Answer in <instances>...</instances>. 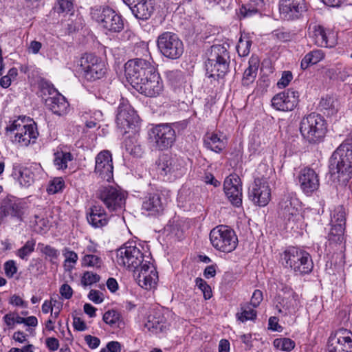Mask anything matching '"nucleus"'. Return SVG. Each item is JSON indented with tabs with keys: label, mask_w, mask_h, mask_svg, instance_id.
<instances>
[{
	"label": "nucleus",
	"mask_w": 352,
	"mask_h": 352,
	"mask_svg": "<svg viewBox=\"0 0 352 352\" xmlns=\"http://www.w3.org/2000/svg\"><path fill=\"white\" fill-rule=\"evenodd\" d=\"M5 273L8 277H12L17 272L15 263L13 261H7L4 265Z\"/></svg>",
	"instance_id": "13d9d810"
},
{
	"label": "nucleus",
	"mask_w": 352,
	"mask_h": 352,
	"mask_svg": "<svg viewBox=\"0 0 352 352\" xmlns=\"http://www.w3.org/2000/svg\"><path fill=\"white\" fill-rule=\"evenodd\" d=\"M210 241L217 250L225 253L232 252L238 245V238L234 231L223 225L218 226L210 231Z\"/></svg>",
	"instance_id": "39448f33"
},
{
	"label": "nucleus",
	"mask_w": 352,
	"mask_h": 352,
	"mask_svg": "<svg viewBox=\"0 0 352 352\" xmlns=\"http://www.w3.org/2000/svg\"><path fill=\"white\" fill-rule=\"evenodd\" d=\"M163 317L159 313L151 314L146 318L144 327L153 333L161 331L163 328Z\"/></svg>",
	"instance_id": "f704fd0d"
},
{
	"label": "nucleus",
	"mask_w": 352,
	"mask_h": 352,
	"mask_svg": "<svg viewBox=\"0 0 352 352\" xmlns=\"http://www.w3.org/2000/svg\"><path fill=\"white\" fill-rule=\"evenodd\" d=\"M157 45L161 54L170 59H177L184 52L182 41L175 34L171 32L161 34L157 38Z\"/></svg>",
	"instance_id": "9d476101"
},
{
	"label": "nucleus",
	"mask_w": 352,
	"mask_h": 352,
	"mask_svg": "<svg viewBox=\"0 0 352 352\" xmlns=\"http://www.w3.org/2000/svg\"><path fill=\"white\" fill-rule=\"evenodd\" d=\"M299 129L305 140L309 143H318L326 134L327 124L320 115L312 113L302 118Z\"/></svg>",
	"instance_id": "f03ea898"
},
{
	"label": "nucleus",
	"mask_w": 352,
	"mask_h": 352,
	"mask_svg": "<svg viewBox=\"0 0 352 352\" xmlns=\"http://www.w3.org/2000/svg\"><path fill=\"white\" fill-rule=\"evenodd\" d=\"M45 104L54 113L59 116L66 113L69 107L65 97L58 94L47 98L45 100Z\"/></svg>",
	"instance_id": "c756f323"
},
{
	"label": "nucleus",
	"mask_w": 352,
	"mask_h": 352,
	"mask_svg": "<svg viewBox=\"0 0 352 352\" xmlns=\"http://www.w3.org/2000/svg\"><path fill=\"white\" fill-rule=\"evenodd\" d=\"M175 131L168 124H158L153 127L149 139L153 146L159 150H166L172 146L175 140Z\"/></svg>",
	"instance_id": "f8f14e48"
},
{
	"label": "nucleus",
	"mask_w": 352,
	"mask_h": 352,
	"mask_svg": "<svg viewBox=\"0 0 352 352\" xmlns=\"http://www.w3.org/2000/svg\"><path fill=\"white\" fill-rule=\"evenodd\" d=\"M205 146L212 151L219 153L225 148L226 142L216 133H208L204 139Z\"/></svg>",
	"instance_id": "72a5a7b5"
},
{
	"label": "nucleus",
	"mask_w": 352,
	"mask_h": 352,
	"mask_svg": "<svg viewBox=\"0 0 352 352\" xmlns=\"http://www.w3.org/2000/svg\"><path fill=\"white\" fill-rule=\"evenodd\" d=\"M100 280V276L91 272H86L81 278V283L83 286H89Z\"/></svg>",
	"instance_id": "3c124183"
},
{
	"label": "nucleus",
	"mask_w": 352,
	"mask_h": 352,
	"mask_svg": "<svg viewBox=\"0 0 352 352\" xmlns=\"http://www.w3.org/2000/svg\"><path fill=\"white\" fill-rule=\"evenodd\" d=\"M100 352H121V344L116 341L109 342Z\"/></svg>",
	"instance_id": "bf43d9fd"
},
{
	"label": "nucleus",
	"mask_w": 352,
	"mask_h": 352,
	"mask_svg": "<svg viewBox=\"0 0 352 352\" xmlns=\"http://www.w3.org/2000/svg\"><path fill=\"white\" fill-rule=\"evenodd\" d=\"M116 124L124 133L133 132L138 126L139 116L127 102L120 104L116 116Z\"/></svg>",
	"instance_id": "ddd939ff"
},
{
	"label": "nucleus",
	"mask_w": 352,
	"mask_h": 352,
	"mask_svg": "<svg viewBox=\"0 0 352 352\" xmlns=\"http://www.w3.org/2000/svg\"><path fill=\"white\" fill-rule=\"evenodd\" d=\"M299 200L292 194L285 195L279 203L280 214L291 229L302 228L305 225Z\"/></svg>",
	"instance_id": "7ed1b4c3"
},
{
	"label": "nucleus",
	"mask_w": 352,
	"mask_h": 352,
	"mask_svg": "<svg viewBox=\"0 0 352 352\" xmlns=\"http://www.w3.org/2000/svg\"><path fill=\"white\" fill-rule=\"evenodd\" d=\"M133 87L146 96L156 97L162 92L164 85L160 74L155 69Z\"/></svg>",
	"instance_id": "f3484780"
},
{
	"label": "nucleus",
	"mask_w": 352,
	"mask_h": 352,
	"mask_svg": "<svg viewBox=\"0 0 352 352\" xmlns=\"http://www.w3.org/2000/svg\"><path fill=\"white\" fill-rule=\"evenodd\" d=\"M130 8L134 16L140 20H146L153 14L154 0H122Z\"/></svg>",
	"instance_id": "393cba45"
},
{
	"label": "nucleus",
	"mask_w": 352,
	"mask_h": 352,
	"mask_svg": "<svg viewBox=\"0 0 352 352\" xmlns=\"http://www.w3.org/2000/svg\"><path fill=\"white\" fill-rule=\"evenodd\" d=\"M35 245L34 240L27 241L25 245L17 250L16 255L21 259H27V257L34 252Z\"/></svg>",
	"instance_id": "a18cd8bd"
},
{
	"label": "nucleus",
	"mask_w": 352,
	"mask_h": 352,
	"mask_svg": "<svg viewBox=\"0 0 352 352\" xmlns=\"http://www.w3.org/2000/svg\"><path fill=\"white\" fill-rule=\"evenodd\" d=\"M83 76L87 80H96L102 78L107 71L105 63L92 54H84L80 60Z\"/></svg>",
	"instance_id": "9b49d317"
},
{
	"label": "nucleus",
	"mask_w": 352,
	"mask_h": 352,
	"mask_svg": "<svg viewBox=\"0 0 352 352\" xmlns=\"http://www.w3.org/2000/svg\"><path fill=\"white\" fill-rule=\"evenodd\" d=\"M344 227L332 224V227L328 234L329 245L342 243L344 241Z\"/></svg>",
	"instance_id": "e433bc0d"
},
{
	"label": "nucleus",
	"mask_w": 352,
	"mask_h": 352,
	"mask_svg": "<svg viewBox=\"0 0 352 352\" xmlns=\"http://www.w3.org/2000/svg\"><path fill=\"white\" fill-rule=\"evenodd\" d=\"M56 9L58 13H68L73 10V1L58 0Z\"/></svg>",
	"instance_id": "5fc2aeb1"
},
{
	"label": "nucleus",
	"mask_w": 352,
	"mask_h": 352,
	"mask_svg": "<svg viewBox=\"0 0 352 352\" xmlns=\"http://www.w3.org/2000/svg\"><path fill=\"white\" fill-rule=\"evenodd\" d=\"M85 340L88 346L91 349L97 348L100 344V340L97 337L91 336L90 335L85 336Z\"/></svg>",
	"instance_id": "69168bd1"
},
{
	"label": "nucleus",
	"mask_w": 352,
	"mask_h": 352,
	"mask_svg": "<svg viewBox=\"0 0 352 352\" xmlns=\"http://www.w3.org/2000/svg\"><path fill=\"white\" fill-rule=\"evenodd\" d=\"M298 102V93L293 89H287L274 96L272 100V106L278 111L293 110Z\"/></svg>",
	"instance_id": "b1692460"
},
{
	"label": "nucleus",
	"mask_w": 352,
	"mask_h": 352,
	"mask_svg": "<svg viewBox=\"0 0 352 352\" xmlns=\"http://www.w3.org/2000/svg\"><path fill=\"white\" fill-rule=\"evenodd\" d=\"M297 180L300 190L307 196L312 195L320 188L319 175L313 168H302L297 176Z\"/></svg>",
	"instance_id": "aec40b11"
},
{
	"label": "nucleus",
	"mask_w": 352,
	"mask_h": 352,
	"mask_svg": "<svg viewBox=\"0 0 352 352\" xmlns=\"http://www.w3.org/2000/svg\"><path fill=\"white\" fill-rule=\"evenodd\" d=\"M120 315L115 310H109L103 315V320L111 327L118 326Z\"/></svg>",
	"instance_id": "de8ad7c7"
},
{
	"label": "nucleus",
	"mask_w": 352,
	"mask_h": 352,
	"mask_svg": "<svg viewBox=\"0 0 352 352\" xmlns=\"http://www.w3.org/2000/svg\"><path fill=\"white\" fill-rule=\"evenodd\" d=\"M24 213V205L21 202L11 199L4 200L0 206V223L8 216L22 221Z\"/></svg>",
	"instance_id": "bb28decb"
},
{
	"label": "nucleus",
	"mask_w": 352,
	"mask_h": 352,
	"mask_svg": "<svg viewBox=\"0 0 352 352\" xmlns=\"http://www.w3.org/2000/svg\"><path fill=\"white\" fill-rule=\"evenodd\" d=\"M10 304L14 306L27 307L28 304L19 296L13 295L10 297L9 300Z\"/></svg>",
	"instance_id": "e2e57ef3"
},
{
	"label": "nucleus",
	"mask_w": 352,
	"mask_h": 352,
	"mask_svg": "<svg viewBox=\"0 0 352 352\" xmlns=\"http://www.w3.org/2000/svg\"><path fill=\"white\" fill-rule=\"evenodd\" d=\"M292 78L293 76L291 72H284L282 74L281 78L277 82V86L280 89L285 88L289 85Z\"/></svg>",
	"instance_id": "6e6d98bb"
},
{
	"label": "nucleus",
	"mask_w": 352,
	"mask_h": 352,
	"mask_svg": "<svg viewBox=\"0 0 352 352\" xmlns=\"http://www.w3.org/2000/svg\"><path fill=\"white\" fill-rule=\"evenodd\" d=\"M147 256L139 247L132 243H126L117 250L116 261L119 265L135 271L145 263Z\"/></svg>",
	"instance_id": "423d86ee"
},
{
	"label": "nucleus",
	"mask_w": 352,
	"mask_h": 352,
	"mask_svg": "<svg viewBox=\"0 0 352 352\" xmlns=\"http://www.w3.org/2000/svg\"><path fill=\"white\" fill-rule=\"evenodd\" d=\"M6 129L7 132L14 133V142L25 146H28L31 140H36L38 135L34 123L25 124L23 120H14Z\"/></svg>",
	"instance_id": "2eb2a0df"
},
{
	"label": "nucleus",
	"mask_w": 352,
	"mask_h": 352,
	"mask_svg": "<svg viewBox=\"0 0 352 352\" xmlns=\"http://www.w3.org/2000/svg\"><path fill=\"white\" fill-rule=\"evenodd\" d=\"M73 326L77 331H83L87 329L85 322L79 317H74Z\"/></svg>",
	"instance_id": "0e129e2a"
},
{
	"label": "nucleus",
	"mask_w": 352,
	"mask_h": 352,
	"mask_svg": "<svg viewBox=\"0 0 352 352\" xmlns=\"http://www.w3.org/2000/svg\"><path fill=\"white\" fill-rule=\"evenodd\" d=\"M3 322L9 329H13L15 324V316L14 314H6L3 318Z\"/></svg>",
	"instance_id": "774afa93"
},
{
	"label": "nucleus",
	"mask_w": 352,
	"mask_h": 352,
	"mask_svg": "<svg viewBox=\"0 0 352 352\" xmlns=\"http://www.w3.org/2000/svg\"><path fill=\"white\" fill-rule=\"evenodd\" d=\"M300 307V300L296 295H293L283 305V309H278L279 312L285 315H292L296 313Z\"/></svg>",
	"instance_id": "4c0bfd02"
},
{
	"label": "nucleus",
	"mask_w": 352,
	"mask_h": 352,
	"mask_svg": "<svg viewBox=\"0 0 352 352\" xmlns=\"http://www.w3.org/2000/svg\"><path fill=\"white\" fill-rule=\"evenodd\" d=\"M241 312L237 314L238 319L241 322H245L249 320H254L256 317V312L248 305L241 306Z\"/></svg>",
	"instance_id": "37998d69"
},
{
	"label": "nucleus",
	"mask_w": 352,
	"mask_h": 352,
	"mask_svg": "<svg viewBox=\"0 0 352 352\" xmlns=\"http://www.w3.org/2000/svg\"><path fill=\"white\" fill-rule=\"evenodd\" d=\"M195 283L197 287L202 292L204 298L210 299L212 297V291L206 282L201 278H197Z\"/></svg>",
	"instance_id": "603ef678"
},
{
	"label": "nucleus",
	"mask_w": 352,
	"mask_h": 352,
	"mask_svg": "<svg viewBox=\"0 0 352 352\" xmlns=\"http://www.w3.org/2000/svg\"><path fill=\"white\" fill-rule=\"evenodd\" d=\"M263 300V293L261 290L256 289L254 292L250 303L254 307H256Z\"/></svg>",
	"instance_id": "052dcab7"
},
{
	"label": "nucleus",
	"mask_w": 352,
	"mask_h": 352,
	"mask_svg": "<svg viewBox=\"0 0 352 352\" xmlns=\"http://www.w3.org/2000/svg\"><path fill=\"white\" fill-rule=\"evenodd\" d=\"M260 60L258 56H252L248 62V67L245 70L242 78L244 85H249L253 82L256 77Z\"/></svg>",
	"instance_id": "2f4dec72"
},
{
	"label": "nucleus",
	"mask_w": 352,
	"mask_h": 352,
	"mask_svg": "<svg viewBox=\"0 0 352 352\" xmlns=\"http://www.w3.org/2000/svg\"><path fill=\"white\" fill-rule=\"evenodd\" d=\"M252 4L242 6L240 8V14L243 17L251 16L257 13L258 7H261L263 4V0H253Z\"/></svg>",
	"instance_id": "79ce46f5"
},
{
	"label": "nucleus",
	"mask_w": 352,
	"mask_h": 352,
	"mask_svg": "<svg viewBox=\"0 0 352 352\" xmlns=\"http://www.w3.org/2000/svg\"><path fill=\"white\" fill-rule=\"evenodd\" d=\"M165 204V201L162 200L160 193H148L143 198L142 209L155 215L162 212Z\"/></svg>",
	"instance_id": "c85d7f7f"
},
{
	"label": "nucleus",
	"mask_w": 352,
	"mask_h": 352,
	"mask_svg": "<svg viewBox=\"0 0 352 352\" xmlns=\"http://www.w3.org/2000/svg\"><path fill=\"white\" fill-rule=\"evenodd\" d=\"M327 352H352V332L340 329L328 340Z\"/></svg>",
	"instance_id": "a211bd4d"
},
{
	"label": "nucleus",
	"mask_w": 352,
	"mask_h": 352,
	"mask_svg": "<svg viewBox=\"0 0 352 352\" xmlns=\"http://www.w3.org/2000/svg\"><path fill=\"white\" fill-rule=\"evenodd\" d=\"M155 69V67L148 60L142 58H135L128 60L124 65L125 76L127 81L135 86L144 77H146Z\"/></svg>",
	"instance_id": "1a4fd4ad"
},
{
	"label": "nucleus",
	"mask_w": 352,
	"mask_h": 352,
	"mask_svg": "<svg viewBox=\"0 0 352 352\" xmlns=\"http://www.w3.org/2000/svg\"><path fill=\"white\" fill-rule=\"evenodd\" d=\"M63 255L65 257L64 270L66 272H71L74 268L78 256L76 252L70 250L69 248H65L63 250Z\"/></svg>",
	"instance_id": "58836bf2"
},
{
	"label": "nucleus",
	"mask_w": 352,
	"mask_h": 352,
	"mask_svg": "<svg viewBox=\"0 0 352 352\" xmlns=\"http://www.w3.org/2000/svg\"><path fill=\"white\" fill-rule=\"evenodd\" d=\"M60 294L65 299H69L72 296L73 291L67 284H63L60 288Z\"/></svg>",
	"instance_id": "338daca9"
},
{
	"label": "nucleus",
	"mask_w": 352,
	"mask_h": 352,
	"mask_svg": "<svg viewBox=\"0 0 352 352\" xmlns=\"http://www.w3.org/2000/svg\"><path fill=\"white\" fill-rule=\"evenodd\" d=\"M329 171L340 182H346L352 177V144H340L329 161Z\"/></svg>",
	"instance_id": "f257e3e1"
},
{
	"label": "nucleus",
	"mask_w": 352,
	"mask_h": 352,
	"mask_svg": "<svg viewBox=\"0 0 352 352\" xmlns=\"http://www.w3.org/2000/svg\"><path fill=\"white\" fill-rule=\"evenodd\" d=\"M87 221L93 226L100 228L105 226L107 223L108 219L107 214L103 209L94 206L91 209L89 215L87 217Z\"/></svg>",
	"instance_id": "473e14b6"
},
{
	"label": "nucleus",
	"mask_w": 352,
	"mask_h": 352,
	"mask_svg": "<svg viewBox=\"0 0 352 352\" xmlns=\"http://www.w3.org/2000/svg\"><path fill=\"white\" fill-rule=\"evenodd\" d=\"M135 280L140 287L146 290L154 289L158 282V273L151 263L150 256H146L145 263L136 270Z\"/></svg>",
	"instance_id": "dca6fc26"
},
{
	"label": "nucleus",
	"mask_w": 352,
	"mask_h": 352,
	"mask_svg": "<svg viewBox=\"0 0 352 352\" xmlns=\"http://www.w3.org/2000/svg\"><path fill=\"white\" fill-rule=\"evenodd\" d=\"M65 187V182L62 177H55L52 179L48 185L47 191L49 194H56L63 190Z\"/></svg>",
	"instance_id": "49530a36"
},
{
	"label": "nucleus",
	"mask_w": 352,
	"mask_h": 352,
	"mask_svg": "<svg viewBox=\"0 0 352 352\" xmlns=\"http://www.w3.org/2000/svg\"><path fill=\"white\" fill-rule=\"evenodd\" d=\"M274 346L281 351H290L295 347V342L289 338H277L274 341Z\"/></svg>",
	"instance_id": "c03bdc74"
},
{
	"label": "nucleus",
	"mask_w": 352,
	"mask_h": 352,
	"mask_svg": "<svg viewBox=\"0 0 352 352\" xmlns=\"http://www.w3.org/2000/svg\"><path fill=\"white\" fill-rule=\"evenodd\" d=\"M88 298L90 300L96 304L101 303L104 300V295L102 293L98 290L91 289L89 294Z\"/></svg>",
	"instance_id": "4d7b16f0"
},
{
	"label": "nucleus",
	"mask_w": 352,
	"mask_h": 352,
	"mask_svg": "<svg viewBox=\"0 0 352 352\" xmlns=\"http://www.w3.org/2000/svg\"><path fill=\"white\" fill-rule=\"evenodd\" d=\"M157 168L165 175H172L175 177L181 176L184 172L182 161L168 155L161 156L157 162Z\"/></svg>",
	"instance_id": "a878e982"
},
{
	"label": "nucleus",
	"mask_w": 352,
	"mask_h": 352,
	"mask_svg": "<svg viewBox=\"0 0 352 352\" xmlns=\"http://www.w3.org/2000/svg\"><path fill=\"white\" fill-rule=\"evenodd\" d=\"M251 43L250 41L241 38L236 46V50L240 56H245L250 52Z\"/></svg>",
	"instance_id": "864d4df0"
},
{
	"label": "nucleus",
	"mask_w": 352,
	"mask_h": 352,
	"mask_svg": "<svg viewBox=\"0 0 352 352\" xmlns=\"http://www.w3.org/2000/svg\"><path fill=\"white\" fill-rule=\"evenodd\" d=\"M73 160L69 152H57L54 154V164L58 169H66L67 163Z\"/></svg>",
	"instance_id": "ea45409f"
},
{
	"label": "nucleus",
	"mask_w": 352,
	"mask_h": 352,
	"mask_svg": "<svg viewBox=\"0 0 352 352\" xmlns=\"http://www.w3.org/2000/svg\"><path fill=\"white\" fill-rule=\"evenodd\" d=\"M320 107L327 111L328 114L333 115L338 111L339 102L338 100L331 96L322 98L320 102Z\"/></svg>",
	"instance_id": "a19ab883"
},
{
	"label": "nucleus",
	"mask_w": 352,
	"mask_h": 352,
	"mask_svg": "<svg viewBox=\"0 0 352 352\" xmlns=\"http://www.w3.org/2000/svg\"><path fill=\"white\" fill-rule=\"evenodd\" d=\"M281 259L283 263L293 270L296 274H307L313 269V262L309 254L294 247L286 250L282 254Z\"/></svg>",
	"instance_id": "20e7f679"
},
{
	"label": "nucleus",
	"mask_w": 352,
	"mask_h": 352,
	"mask_svg": "<svg viewBox=\"0 0 352 352\" xmlns=\"http://www.w3.org/2000/svg\"><path fill=\"white\" fill-rule=\"evenodd\" d=\"M13 176L24 187H29L34 182V173L28 168L16 165L14 166Z\"/></svg>",
	"instance_id": "7c9ffc66"
},
{
	"label": "nucleus",
	"mask_w": 352,
	"mask_h": 352,
	"mask_svg": "<svg viewBox=\"0 0 352 352\" xmlns=\"http://www.w3.org/2000/svg\"><path fill=\"white\" fill-rule=\"evenodd\" d=\"M309 36L312 41L319 47H331L336 44L331 31L320 24L311 23L309 25Z\"/></svg>",
	"instance_id": "5701e85b"
},
{
	"label": "nucleus",
	"mask_w": 352,
	"mask_h": 352,
	"mask_svg": "<svg viewBox=\"0 0 352 352\" xmlns=\"http://www.w3.org/2000/svg\"><path fill=\"white\" fill-rule=\"evenodd\" d=\"M324 58V54L322 50H314L305 56L301 61L300 67L302 69H306L310 65H315Z\"/></svg>",
	"instance_id": "c9c22d12"
},
{
	"label": "nucleus",
	"mask_w": 352,
	"mask_h": 352,
	"mask_svg": "<svg viewBox=\"0 0 352 352\" xmlns=\"http://www.w3.org/2000/svg\"><path fill=\"white\" fill-rule=\"evenodd\" d=\"M97 197L110 211L120 212L125 208L127 193L119 186H106L99 188Z\"/></svg>",
	"instance_id": "0eeeda50"
},
{
	"label": "nucleus",
	"mask_w": 352,
	"mask_h": 352,
	"mask_svg": "<svg viewBox=\"0 0 352 352\" xmlns=\"http://www.w3.org/2000/svg\"><path fill=\"white\" fill-rule=\"evenodd\" d=\"M91 16L104 29L112 32H120L124 28V22L120 15L109 8H94Z\"/></svg>",
	"instance_id": "6e6552de"
},
{
	"label": "nucleus",
	"mask_w": 352,
	"mask_h": 352,
	"mask_svg": "<svg viewBox=\"0 0 352 352\" xmlns=\"http://www.w3.org/2000/svg\"><path fill=\"white\" fill-rule=\"evenodd\" d=\"M226 51L220 45L212 47V56L206 63V72L210 78H221L227 72Z\"/></svg>",
	"instance_id": "4468645a"
},
{
	"label": "nucleus",
	"mask_w": 352,
	"mask_h": 352,
	"mask_svg": "<svg viewBox=\"0 0 352 352\" xmlns=\"http://www.w3.org/2000/svg\"><path fill=\"white\" fill-rule=\"evenodd\" d=\"M331 222L333 225L345 226V212L342 207H338L335 210Z\"/></svg>",
	"instance_id": "8fccbe9b"
},
{
	"label": "nucleus",
	"mask_w": 352,
	"mask_h": 352,
	"mask_svg": "<svg viewBox=\"0 0 352 352\" xmlns=\"http://www.w3.org/2000/svg\"><path fill=\"white\" fill-rule=\"evenodd\" d=\"M41 252L45 254L46 256H50L51 258H57L58 255V250L55 248L51 247L50 245H43L41 248Z\"/></svg>",
	"instance_id": "680f3d73"
},
{
	"label": "nucleus",
	"mask_w": 352,
	"mask_h": 352,
	"mask_svg": "<svg viewBox=\"0 0 352 352\" xmlns=\"http://www.w3.org/2000/svg\"><path fill=\"white\" fill-rule=\"evenodd\" d=\"M223 190L230 202L235 207L242 204V183L236 175H230L225 179Z\"/></svg>",
	"instance_id": "412c9836"
},
{
	"label": "nucleus",
	"mask_w": 352,
	"mask_h": 352,
	"mask_svg": "<svg viewBox=\"0 0 352 352\" xmlns=\"http://www.w3.org/2000/svg\"><path fill=\"white\" fill-rule=\"evenodd\" d=\"M249 197L255 205L265 206L271 199V188L265 178H256L249 188Z\"/></svg>",
	"instance_id": "6ab92c4d"
},
{
	"label": "nucleus",
	"mask_w": 352,
	"mask_h": 352,
	"mask_svg": "<svg viewBox=\"0 0 352 352\" xmlns=\"http://www.w3.org/2000/svg\"><path fill=\"white\" fill-rule=\"evenodd\" d=\"M112 156L109 151H102L96 157L94 173L101 179L110 182L113 179Z\"/></svg>",
	"instance_id": "4be33fe9"
},
{
	"label": "nucleus",
	"mask_w": 352,
	"mask_h": 352,
	"mask_svg": "<svg viewBox=\"0 0 352 352\" xmlns=\"http://www.w3.org/2000/svg\"><path fill=\"white\" fill-rule=\"evenodd\" d=\"M82 265L85 267L98 268L102 265V260L96 255L87 254L82 259Z\"/></svg>",
	"instance_id": "09e8293b"
},
{
	"label": "nucleus",
	"mask_w": 352,
	"mask_h": 352,
	"mask_svg": "<svg viewBox=\"0 0 352 352\" xmlns=\"http://www.w3.org/2000/svg\"><path fill=\"white\" fill-rule=\"evenodd\" d=\"M280 10L287 19L297 18L305 10V0H280Z\"/></svg>",
	"instance_id": "cd10ccee"
}]
</instances>
